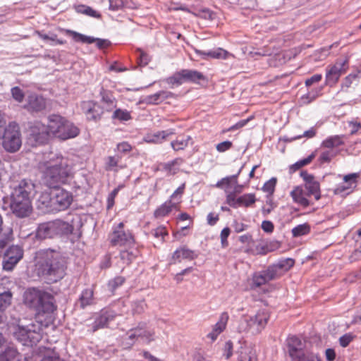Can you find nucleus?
Segmentation results:
<instances>
[{
	"label": "nucleus",
	"instance_id": "5",
	"mask_svg": "<svg viewBox=\"0 0 361 361\" xmlns=\"http://www.w3.org/2000/svg\"><path fill=\"white\" fill-rule=\"evenodd\" d=\"M38 201L49 211L58 212L70 207L73 201V195L72 192L56 186L49 191L42 192Z\"/></svg>",
	"mask_w": 361,
	"mask_h": 361
},
{
	"label": "nucleus",
	"instance_id": "51",
	"mask_svg": "<svg viewBox=\"0 0 361 361\" xmlns=\"http://www.w3.org/2000/svg\"><path fill=\"white\" fill-rule=\"evenodd\" d=\"M121 157L119 156H109L107 157L106 162V169L111 171L118 166V163L121 161Z\"/></svg>",
	"mask_w": 361,
	"mask_h": 361
},
{
	"label": "nucleus",
	"instance_id": "30",
	"mask_svg": "<svg viewBox=\"0 0 361 361\" xmlns=\"http://www.w3.org/2000/svg\"><path fill=\"white\" fill-rule=\"evenodd\" d=\"M0 361H22V355L13 345H8L0 353Z\"/></svg>",
	"mask_w": 361,
	"mask_h": 361
},
{
	"label": "nucleus",
	"instance_id": "10",
	"mask_svg": "<svg viewBox=\"0 0 361 361\" xmlns=\"http://www.w3.org/2000/svg\"><path fill=\"white\" fill-rule=\"evenodd\" d=\"M273 273V271H271L269 267L265 270L253 273L251 277L247 281L250 289L256 290L262 286L267 284L270 281L275 280L276 279Z\"/></svg>",
	"mask_w": 361,
	"mask_h": 361
},
{
	"label": "nucleus",
	"instance_id": "49",
	"mask_svg": "<svg viewBox=\"0 0 361 361\" xmlns=\"http://www.w3.org/2000/svg\"><path fill=\"white\" fill-rule=\"evenodd\" d=\"M336 156V154L332 150H325L321 152L318 161L319 164L329 163Z\"/></svg>",
	"mask_w": 361,
	"mask_h": 361
},
{
	"label": "nucleus",
	"instance_id": "32",
	"mask_svg": "<svg viewBox=\"0 0 361 361\" xmlns=\"http://www.w3.org/2000/svg\"><path fill=\"white\" fill-rule=\"evenodd\" d=\"M95 285L91 288L84 289L79 298L80 305L82 308L91 305L94 303V291Z\"/></svg>",
	"mask_w": 361,
	"mask_h": 361
},
{
	"label": "nucleus",
	"instance_id": "54",
	"mask_svg": "<svg viewBox=\"0 0 361 361\" xmlns=\"http://www.w3.org/2000/svg\"><path fill=\"white\" fill-rule=\"evenodd\" d=\"M231 233V229L228 227H226L222 229L220 233L221 244V247L225 248L228 246V238Z\"/></svg>",
	"mask_w": 361,
	"mask_h": 361
},
{
	"label": "nucleus",
	"instance_id": "43",
	"mask_svg": "<svg viewBox=\"0 0 361 361\" xmlns=\"http://www.w3.org/2000/svg\"><path fill=\"white\" fill-rule=\"evenodd\" d=\"M75 11L79 13H82L90 17L100 18L101 15L92 8L85 5H78L75 6Z\"/></svg>",
	"mask_w": 361,
	"mask_h": 361
},
{
	"label": "nucleus",
	"instance_id": "28",
	"mask_svg": "<svg viewBox=\"0 0 361 361\" xmlns=\"http://www.w3.org/2000/svg\"><path fill=\"white\" fill-rule=\"evenodd\" d=\"M353 238L355 240V247L348 257L350 263L361 261V227L355 231Z\"/></svg>",
	"mask_w": 361,
	"mask_h": 361
},
{
	"label": "nucleus",
	"instance_id": "15",
	"mask_svg": "<svg viewBox=\"0 0 361 361\" xmlns=\"http://www.w3.org/2000/svg\"><path fill=\"white\" fill-rule=\"evenodd\" d=\"M288 353L292 361H300L305 352L303 350L302 341L296 336L287 339Z\"/></svg>",
	"mask_w": 361,
	"mask_h": 361
},
{
	"label": "nucleus",
	"instance_id": "22",
	"mask_svg": "<svg viewBox=\"0 0 361 361\" xmlns=\"http://www.w3.org/2000/svg\"><path fill=\"white\" fill-rule=\"evenodd\" d=\"M139 250L135 246H126L121 247L119 252V257L122 263L129 266L139 255Z\"/></svg>",
	"mask_w": 361,
	"mask_h": 361
},
{
	"label": "nucleus",
	"instance_id": "56",
	"mask_svg": "<svg viewBox=\"0 0 361 361\" xmlns=\"http://www.w3.org/2000/svg\"><path fill=\"white\" fill-rule=\"evenodd\" d=\"M322 90V87H320L307 93L305 96L302 97V99H307V101H304V102L310 103V102L314 100L320 94Z\"/></svg>",
	"mask_w": 361,
	"mask_h": 361
},
{
	"label": "nucleus",
	"instance_id": "24",
	"mask_svg": "<svg viewBox=\"0 0 361 361\" xmlns=\"http://www.w3.org/2000/svg\"><path fill=\"white\" fill-rule=\"evenodd\" d=\"M185 82H190L199 85L206 84L207 79L202 73L190 69H183Z\"/></svg>",
	"mask_w": 361,
	"mask_h": 361
},
{
	"label": "nucleus",
	"instance_id": "18",
	"mask_svg": "<svg viewBox=\"0 0 361 361\" xmlns=\"http://www.w3.org/2000/svg\"><path fill=\"white\" fill-rule=\"evenodd\" d=\"M290 196L294 203L302 208H307L313 204L310 200L311 195L301 185L295 186L290 191Z\"/></svg>",
	"mask_w": 361,
	"mask_h": 361
},
{
	"label": "nucleus",
	"instance_id": "29",
	"mask_svg": "<svg viewBox=\"0 0 361 361\" xmlns=\"http://www.w3.org/2000/svg\"><path fill=\"white\" fill-rule=\"evenodd\" d=\"M28 106L35 111H41L46 106V101L44 98L37 94H30L27 97Z\"/></svg>",
	"mask_w": 361,
	"mask_h": 361
},
{
	"label": "nucleus",
	"instance_id": "33",
	"mask_svg": "<svg viewBox=\"0 0 361 361\" xmlns=\"http://www.w3.org/2000/svg\"><path fill=\"white\" fill-rule=\"evenodd\" d=\"M184 163V159L178 157L172 161L164 163L162 165L163 170L169 175H175L180 171V166Z\"/></svg>",
	"mask_w": 361,
	"mask_h": 361
},
{
	"label": "nucleus",
	"instance_id": "14",
	"mask_svg": "<svg viewBox=\"0 0 361 361\" xmlns=\"http://www.w3.org/2000/svg\"><path fill=\"white\" fill-rule=\"evenodd\" d=\"M62 30L66 35L71 36L73 39L76 42H82L85 44H92L93 42H96L97 47L99 49L106 48L110 45V42L108 39L94 38L93 37L80 34L71 30L63 29Z\"/></svg>",
	"mask_w": 361,
	"mask_h": 361
},
{
	"label": "nucleus",
	"instance_id": "8",
	"mask_svg": "<svg viewBox=\"0 0 361 361\" xmlns=\"http://www.w3.org/2000/svg\"><path fill=\"white\" fill-rule=\"evenodd\" d=\"M10 208L13 214L19 218L28 216L32 211V200L11 197Z\"/></svg>",
	"mask_w": 361,
	"mask_h": 361
},
{
	"label": "nucleus",
	"instance_id": "39",
	"mask_svg": "<svg viewBox=\"0 0 361 361\" xmlns=\"http://www.w3.org/2000/svg\"><path fill=\"white\" fill-rule=\"evenodd\" d=\"M229 315L227 312H222L219 318V321L213 326V329L221 334L226 328Z\"/></svg>",
	"mask_w": 361,
	"mask_h": 361
},
{
	"label": "nucleus",
	"instance_id": "16",
	"mask_svg": "<svg viewBox=\"0 0 361 361\" xmlns=\"http://www.w3.org/2000/svg\"><path fill=\"white\" fill-rule=\"evenodd\" d=\"M100 96V105L103 111L112 113H128L117 107L116 99L110 91L102 88Z\"/></svg>",
	"mask_w": 361,
	"mask_h": 361
},
{
	"label": "nucleus",
	"instance_id": "41",
	"mask_svg": "<svg viewBox=\"0 0 361 361\" xmlns=\"http://www.w3.org/2000/svg\"><path fill=\"white\" fill-rule=\"evenodd\" d=\"M255 195L253 193L244 194L238 197L239 207H249L256 202Z\"/></svg>",
	"mask_w": 361,
	"mask_h": 361
},
{
	"label": "nucleus",
	"instance_id": "21",
	"mask_svg": "<svg viewBox=\"0 0 361 361\" xmlns=\"http://www.w3.org/2000/svg\"><path fill=\"white\" fill-rule=\"evenodd\" d=\"M295 261L293 259L288 258L269 266L268 267L271 271H273V274L275 279H278L287 272L290 268L294 266Z\"/></svg>",
	"mask_w": 361,
	"mask_h": 361
},
{
	"label": "nucleus",
	"instance_id": "63",
	"mask_svg": "<svg viewBox=\"0 0 361 361\" xmlns=\"http://www.w3.org/2000/svg\"><path fill=\"white\" fill-rule=\"evenodd\" d=\"M213 54H214V59H225L229 55V53L227 51H226L221 48H218V49H214Z\"/></svg>",
	"mask_w": 361,
	"mask_h": 361
},
{
	"label": "nucleus",
	"instance_id": "34",
	"mask_svg": "<svg viewBox=\"0 0 361 361\" xmlns=\"http://www.w3.org/2000/svg\"><path fill=\"white\" fill-rule=\"evenodd\" d=\"M56 235H68L73 233V226L68 222L61 219L54 221Z\"/></svg>",
	"mask_w": 361,
	"mask_h": 361
},
{
	"label": "nucleus",
	"instance_id": "47",
	"mask_svg": "<svg viewBox=\"0 0 361 361\" xmlns=\"http://www.w3.org/2000/svg\"><path fill=\"white\" fill-rule=\"evenodd\" d=\"M151 233L154 238H161V242H164V238L169 235L166 227L163 225L152 230Z\"/></svg>",
	"mask_w": 361,
	"mask_h": 361
},
{
	"label": "nucleus",
	"instance_id": "58",
	"mask_svg": "<svg viewBox=\"0 0 361 361\" xmlns=\"http://www.w3.org/2000/svg\"><path fill=\"white\" fill-rule=\"evenodd\" d=\"M226 203L233 208L239 207L238 197L236 198L233 192H230L226 195Z\"/></svg>",
	"mask_w": 361,
	"mask_h": 361
},
{
	"label": "nucleus",
	"instance_id": "17",
	"mask_svg": "<svg viewBox=\"0 0 361 361\" xmlns=\"http://www.w3.org/2000/svg\"><path fill=\"white\" fill-rule=\"evenodd\" d=\"M23 256V250L17 245L10 247L5 253V260L3 267L5 270L11 271Z\"/></svg>",
	"mask_w": 361,
	"mask_h": 361
},
{
	"label": "nucleus",
	"instance_id": "11",
	"mask_svg": "<svg viewBox=\"0 0 361 361\" xmlns=\"http://www.w3.org/2000/svg\"><path fill=\"white\" fill-rule=\"evenodd\" d=\"M360 174L352 173L343 176V182L336 185L334 190L335 195H343L351 193L357 187Z\"/></svg>",
	"mask_w": 361,
	"mask_h": 361
},
{
	"label": "nucleus",
	"instance_id": "52",
	"mask_svg": "<svg viewBox=\"0 0 361 361\" xmlns=\"http://www.w3.org/2000/svg\"><path fill=\"white\" fill-rule=\"evenodd\" d=\"M11 93L13 99L16 102L21 103L24 100L25 93L19 87L16 86L12 87Z\"/></svg>",
	"mask_w": 361,
	"mask_h": 361
},
{
	"label": "nucleus",
	"instance_id": "44",
	"mask_svg": "<svg viewBox=\"0 0 361 361\" xmlns=\"http://www.w3.org/2000/svg\"><path fill=\"white\" fill-rule=\"evenodd\" d=\"M293 237H300L308 234L310 232V226L308 224L298 225L292 229Z\"/></svg>",
	"mask_w": 361,
	"mask_h": 361
},
{
	"label": "nucleus",
	"instance_id": "53",
	"mask_svg": "<svg viewBox=\"0 0 361 361\" xmlns=\"http://www.w3.org/2000/svg\"><path fill=\"white\" fill-rule=\"evenodd\" d=\"M126 281V279L123 276H118L109 282V286L112 290H116L117 288L121 286Z\"/></svg>",
	"mask_w": 361,
	"mask_h": 361
},
{
	"label": "nucleus",
	"instance_id": "60",
	"mask_svg": "<svg viewBox=\"0 0 361 361\" xmlns=\"http://www.w3.org/2000/svg\"><path fill=\"white\" fill-rule=\"evenodd\" d=\"M233 147L231 141L226 140L216 145V149L219 152H224L229 150Z\"/></svg>",
	"mask_w": 361,
	"mask_h": 361
},
{
	"label": "nucleus",
	"instance_id": "12",
	"mask_svg": "<svg viewBox=\"0 0 361 361\" xmlns=\"http://www.w3.org/2000/svg\"><path fill=\"white\" fill-rule=\"evenodd\" d=\"M35 193V185L31 180L23 179L19 182L11 193V197L32 200Z\"/></svg>",
	"mask_w": 361,
	"mask_h": 361
},
{
	"label": "nucleus",
	"instance_id": "2",
	"mask_svg": "<svg viewBox=\"0 0 361 361\" xmlns=\"http://www.w3.org/2000/svg\"><path fill=\"white\" fill-rule=\"evenodd\" d=\"M80 134L79 128L73 122L60 114H49L47 123H36L30 127V139L36 144L46 143L50 137L66 140L77 137Z\"/></svg>",
	"mask_w": 361,
	"mask_h": 361
},
{
	"label": "nucleus",
	"instance_id": "9",
	"mask_svg": "<svg viewBox=\"0 0 361 361\" xmlns=\"http://www.w3.org/2000/svg\"><path fill=\"white\" fill-rule=\"evenodd\" d=\"M348 60H338L334 65L329 66L326 73V83L330 86L335 85L341 75L348 69Z\"/></svg>",
	"mask_w": 361,
	"mask_h": 361
},
{
	"label": "nucleus",
	"instance_id": "57",
	"mask_svg": "<svg viewBox=\"0 0 361 361\" xmlns=\"http://www.w3.org/2000/svg\"><path fill=\"white\" fill-rule=\"evenodd\" d=\"M122 188L121 185H118L116 188L114 189L109 194L107 199V208H111L114 204V199L116 196L118 195L120 189Z\"/></svg>",
	"mask_w": 361,
	"mask_h": 361
},
{
	"label": "nucleus",
	"instance_id": "31",
	"mask_svg": "<svg viewBox=\"0 0 361 361\" xmlns=\"http://www.w3.org/2000/svg\"><path fill=\"white\" fill-rule=\"evenodd\" d=\"M173 209H175L176 210H180L177 204H173L171 200H168L156 209L154 212V216L157 219L163 218L168 216L171 212Z\"/></svg>",
	"mask_w": 361,
	"mask_h": 361
},
{
	"label": "nucleus",
	"instance_id": "36",
	"mask_svg": "<svg viewBox=\"0 0 361 361\" xmlns=\"http://www.w3.org/2000/svg\"><path fill=\"white\" fill-rule=\"evenodd\" d=\"M173 97V94L169 91H160L152 95L148 96L145 99V102L148 104H159L166 99Z\"/></svg>",
	"mask_w": 361,
	"mask_h": 361
},
{
	"label": "nucleus",
	"instance_id": "13",
	"mask_svg": "<svg viewBox=\"0 0 361 361\" xmlns=\"http://www.w3.org/2000/svg\"><path fill=\"white\" fill-rule=\"evenodd\" d=\"M300 175L305 183L304 188L307 190L309 195L314 196L317 201L320 200L322 197L320 184L316 180L314 175L309 173L307 171H302Z\"/></svg>",
	"mask_w": 361,
	"mask_h": 361
},
{
	"label": "nucleus",
	"instance_id": "7",
	"mask_svg": "<svg viewBox=\"0 0 361 361\" xmlns=\"http://www.w3.org/2000/svg\"><path fill=\"white\" fill-rule=\"evenodd\" d=\"M2 145L6 151L16 152L22 145L21 133L19 125L15 121L10 122L2 133Z\"/></svg>",
	"mask_w": 361,
	"mask_h": 361
},
{
	"label": "nucleus",
	"instance_id": "62",
	"mask_svg": "<svg viewBox=\"0 0 361 361\" xmlns=\"http://www.w3.org/2000/svg\"><path fill=\"white\" fill-rule=\"evenodd\" d=\"M123 0H109V9L112 11L120 10L123 7Z\"/></svg>",
	"mask_w": 361,
	"mask_h": 361
},
{
	"label": "nucleus",
	"instance_id": "19",
	"mask_svg": "<svg viewBox=\"0 0 361 361\" xmlns=\"http://www.w3.org/2000/svg\"><path fill=\"white\" fill-rule=\"evenodd\" d=\"M269 319V313L264 310H260L254 317H251L250 319L247 320V325L250 328H252L256 331L260 332L267 325Z\"/></svg>",
	"mask_w": 361,
	"mask_h": 361
},
{
	"label": "nucleus",
	"instance_id": "46",
	"mask_svg": "<svg viewBox=\"0 0 361 361\" xmlns=\"http://www.w3.org/2000/svg\"><path fill=\"white\" fill-rule=\"evenodd\" d=\"M138 331V336L145 339L148 343L155 340V331L154 330H142L141 328H136Z\"/></svg>",
	"mask_w": 361,
	"mask_h": 361
},
{
	"label": "nucleus",
	"instance_id": "23",
	"mask_svg": "<svg viewBox=\"0 0 361 361\" xmlns=\"http://www.w3.org/2000/svg\"><path fill=\"white\" fill-rule=\"evenodd\" d=\"M116 314L112 311H102L101 314L95 319L92 324V331L95 332L98 329L107 327L109 322L114 320Z\"/></svg>",
	"mask_w": 361,
	"mask_h": 361
},
{
	"label": "nucleus",
	"instance_id": "42",
	"mask_svg": "<svg viewBox=\"0 0 361 361\" xmlns=\"http://www.w3.org/2000/svg\"><path fill=\"white\" fill-rule=\"evenodd\" d=\"M185 183H183L180 185L171 195L170 200L173 204H177L178 207L180 209V205L182 202V197L185 192Z\"/></svg>",
	"mask_w": 361,
	"mask_h": 361
},
{
	"label": "nucleus",
	"instance_id": "35",
	"mask_svg": "<svg viewBox=\"0 0 361 361\" xmlns=\"http://www.w3.org/2000/svg\"><path fill=\"white\" fill-rule=\"evenodd\" d=\"M344 135L329 136L322 142V147L332 149L344 145Z\"/></svg>",
	"mask_w": 361,
	"mask_h": 361
},
{
	"label": "nucleus",
	"instance_id": "59",
	"mask_svg": "<svg viewBox=\"0 0 361 361\" xmlns=\"http://www.w3.org/2000/svg\"><path fill=\"white\" fill-rule=\"evenodd\" d=\"M353 339L354 336L351 334H345L339 338V343L342 347L345 348L353 341Z\"/></svg>",
	"mask_w": 361,
	"mask_h": 361
},
{
	"label": "nucleus",
	"instance_id": "38",
	"mask_svg": "<svg viewBox=\"0 0 361 361\" xmlns=\"http://www.w3.org/2000/svg\"><path fill=\"white\" fill-rule=\"evenodd\" d=\"M12 299V293L10 291H6L0 294V323L3 320L4 312L11 305Z\"/></svg>",
	"mask_w": 361,
	"mask_h": 361
},
{
	"label": "nucleus",
	"instance_id": "4",
	"mask_svg": "<svg viewBox=\"0 0 361 361\" xmlns=\"http://www.w3.org/2000/svg\"><path fill=\"white\" fill-rule=\"evenodd\" d=\"M43 173L44 181L50 188L66 184L73 177L68 159L63 157H57L46 162Z\"/></svg>",
	"mask_w": 361,
	"mask_h": 361
},
{
	"label": "nucleus",
	"instance_id": "27",
	"mask_svg": "<svg viewBox=\"0 0 361 361\" xmlns=\"http://www.w3.org/2000/svg\"><path fill=\"white\" fill-rule=\"evenodd\" d=\"M56 235L54 221L40 224L37 230V236L44 239Z\"/></svg>",
	"mask_w": 361,
	"mask_h": 361
},
{
	"label": "nucleus",
	"instance_id": "3",
	"mask_svg": "<svg viewBox=\"0 0 361 361\" xmlns=\"http://www.w3.org/2000/svg\"><path fill=\"white\" fill-rule=\"evenodd\" d=\"M38 275L51 283L62 279L66 275V265L59 252L47 250L40 254L37 264Z\"/></svg>",
	"mask_w": 361,
	"mask_h": 361
},
{
	"label": "nucleus",
	"instance_id": "37",
	"mask_svg": "<svg viewBox=\"0 0 361 361\" xmlns=\"http://www.w3.org/2000/svg\"><path fill=\"white\" fill-rule=\"evenodd\" d=\"M317 153L316 151L312 152L307 157L300 159L298 161H296L295 164H292L289 167V171L290 173H295L301 168L309 165L316 157Z\"/></svg>",
	"mask_w": 361,
	"mask_h": 361
},
{
	"label": "nucleus",
	"instance_id": "48",
	"mask_svg": "<svg viewBox=\"0 0 361 361\" xmlns=\"http://www.w3.org/2000/svg\"><path fill=\"white\" fill-rule=\"evenodd\" d=\"M254 118H255L254 116H250L246 119L241 120L239 122L236 123L235 124L231 126V127L224 129L222 130V133H226L227 132L233 131V130L242 128L243 127L246 126L248 122L253 120Z\"/></svg>",
	"mask_w": 361,
	"mask_h": 361
},
{
	"label": "nucleus",
	"instance_id": "1",
	"mask_svg": "<svg viewBox=\"0 0 361 361\" xmlns=\"http://www.w3.org/2000/svg\"><path fill=\"white\" fill-rule=\"evenodd\" d=\"M23 302L35 311V319L27 324H18L13 336L23 345L32 346L42 338L43 329L54 324L57 305L53 295L35 288L25 291Z\"/></svg>",
	"mask_w": 361,
	"mask_h": 361
},
{
	"label": "nucleus",
	"instance_id": "26",
	"mask_svg": "<svg viewBox=\"0 0 361 361\" xmlns=\"http://www.w3.org/2000/svg\"><path fill=\"white\" fill-rule=\"evenodd\" d=\"M193 144L194 140L190 135H180L171 142V146L174 151L178 152L185 149L189 145L192 146Z\"/></svg>",
	"mask_w": 361,
	"mask_h": 361
},
{
	"label": "nucleus",
	"instance_id": "6",
	"mask_svg": "<svg viewBox=\"0 0 361 361\" xmlns=\"http://www.w3.org/2000/svg\"><path fill=\"white\" fill-rule=\"evenodd\" d=\"M108 240L112 247H126V246H135L136 244L133 232L126 228L124 222L113 226L108 235Z\"/></svg>",
	"mask_w": 361,
	"mask_h": 361
},
{
	"label": "nucleus",
	"instance_id": "40",
	"mask_svg": "<svg viewBox=\"0 0 361 361\" xmlns=\"http://www.w3.org/2000/svg\"><path fill=\"white\" fill-rule=\"evenodd\" d=\"M166 82L173 86H179L185 82L183 70L176 72L173 75L166 79Z\"/></svg>",
	"mask_w": 361,
	"mask_h": 361
},
{
	"label": "nucleus",
	"instance_id": "25",
	"mask_svg": "<svg viewBox=\"0 0 361 361\" xmlns=\"http://www.w3.org/2000/svg\"><path fill=\"white\" fill-rule=\"evenodd\" d=\"M175 132L173 129H169L166 130L158 131L154 133L147 134L145 138V142L147 143H161L163 141L167 139L170 135H174Z\"/></svg>",
	"mask_w": 361,
	"mask_h": 361
},
{
	"label": "nucleus",
	"instance_id": "61",
	"mask_svg": "<svg viewBox=\"0 0 361 361\" xmlns=\"http://www.w3.org/2000/svg\"><path fill=\"white\" fill-rule=\"evenodd\" d=\"M300 361H322V359L318 354L307 352L304 354Z\"/></svg>",
	"mask_w": 361,
	"mask_h": 361
},
{
	"label": "nucleus",
	"instance_id": "20",
	"mask_svg": "<svg viewBox=\"0 0 361 361\" xmlns=\"http://www.w3.org/2000/svg\"><path fill=\"white\" fill-rule=\"evenodd\" d=\"M196 257L195 252L183 245L178 247L171 255L169 264H176L182 260H192Z\"/></svg>",
	"mask_w": 361,
	"mask_h": 361
},
{
	"label": "nucleus",
	"instance_id": "55",
	"mask_svg": "<svg viewBox=\"0 0 361 361\" xmlns=\"http://www.w3.org/2000/svg\"><path fill=\"white\" fill-rule=\"evenodd\" d=\"M236 178H237V176H235V175L223 178L217 182L216 186L217 188H224V187H228L231 185L232 180H235L236 182Z\"/></svg>",
	"mask_w": 361,
	"mask_h": 361
},
{
	"label": "nucleus",
	"instance_id": "64",
	"mask_svg": "<svg viewBox=\"0 0 361 361\" xmlns=\"http://www.w3.org/2000/svg\"><path fill=\"white\" fill-rule=\"evenodd\" d=\"M117 149L122 153L130 152L133 147L128 142H122L117 145Z\"/></svg>",
	"mask_w": 361,
	"mask_h": 361
},
{
	"label": "nucleus",
	"instance_id": "50",
	"mask_svg": "<svg viewBox=\"0 0 361 361\" xmlns=\"http://www.w3.org/2000/svg\"><path fill=\"white\" fill-rule=\"evenodd\" d=\"M276 182L277 179L276 178H271L263 185L262 190L269 195H272L275 191Z\"/></svg>",
	"mask_w": 361,
	"mask_h": 361
},
{
	"label": "nucleus",
	"instance_id": "45",
	"mask_svg": "<svg viewBox=\"0 0 361 361\" xmlns=\"http://www.w3.org/2000/svg\"><path fill=\"white\" fill-rule=\"evenodd\" d=\"M13 240V231L4 233L0 236V256L4 253L6 246Z\"/></svg>",
	"mask_w": 361,
	"mask_h": 361
}]
</instances>
